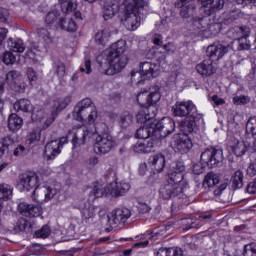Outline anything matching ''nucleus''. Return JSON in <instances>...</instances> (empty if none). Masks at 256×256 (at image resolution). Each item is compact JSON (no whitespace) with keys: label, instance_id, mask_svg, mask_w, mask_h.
<instances>
[{"label":"nucleus","instance_id":"nucleus-1","mask_svg":"<svg viewBox=\"0 0 256 256\" xmlns=\"http://www.w3.org/2000/svg\"><path fill=\"white\" fill-rule=\"evenodd\" d=\"M189 189V182L185 179V165L182 162H176L167 173V180L159 190L162 199L169 201L173 197H179Z\"/></svg>","mask_w":256,"mask_h":256},{"label":"nucleus","instance_id":"nucleus-2","mask_svg":"<svg viewBox=\"0 0 256 256\" xmlns=\"http://www.w3.org/2000/svg\"><path fill=\"white\" fill-rule=\"evenodd\" d=\"M19 179V185L24 191L34 189L32 199L37 203L53 199L59 191V188H55L53 185L39 186V176L35 172H25L19 176Z\"/></svg>","mask_w":256,"mask_h":256},{"label":"nucleus","instance_id":"nucleus-3","mask_svg":"<svg viewBox=\"0 0 256 256\" xmlns=\"http://www.w3.org/2000/svg\"><path fill=\"white\" fill-rule=\"evenodd\" d=\"M97 107L93 104V101L89 98H85L77 103L72 112V117L80 123H88L93 125L97 121Z\"/></svg>","mask_w":256,"mask_h":256},{"label":"nucleus","instance_id":"nucleus-4","mask_svg":"<svg viewBox=\"0 0 256 256\" xmlns=\"http://www.w3.org/2000/svg\"><path fill=\"white\" fill-rule=\"evenodd\" d=\"M161 93L159 88H154L149 94L147 92H141L137 96V101L143 111H147L146 115L148 119L153 122L155 117H157V107L155 105L160 101Z\"/></svg>","mask_w":256,"mask_h":256},{"label":"nucleus","instance_id":"nucleus-5","mask_svg":"<svg viewBox=\"0 0 256 256\" xmlns=\"http://www.w3.org/2000/svg\"><path fill=\"white\" fill-rule=\"evenodd\" d=\"M95 133H97L96 129L77 127L69 131L68 137H72V143L74 147H81V145H85V140L91 139Z\"/></svg>","mask_w":256,"mask_h":256},{"label":"nucleus","instance_id":"nucleus-6","mask_svg":"<svg viewBox=\"0 0 256 256\" xmlns=\"http://www.w3.org/2000/svg\"><path fill=\"white\" fill-rule=\"evenodd\" d=\"M140 69L142 73L139 72H132L131 77L132 79L135 77H140L138 80V83H141V81H145V79H153V77H157L160 73V67L159 64L145 61L142 62L140 65Z\"/></svg>","mask_w":256,"mask_h":256},{"label":"nucleus","instance_id":"nucleus-7","mask_svg":"<svg viewBox=\"0 0 256 256\" xmlns=\"http://www.w3.org/2000/svg\"><path fill=\"white\" fill-rule=\"evenodd\" d=\"M106 61L109 65L108 69H106V75H116V73H121L127 67L129 59L127 56L106 54Z\"/></svg>","mask_w":256,"mask_h":256},{"label":"nucleus","instance_id":"nucleus-8","mask_svg":"<svg viewBox=\"0 0 256 256\" xmlns=\"http://www.w3.org/2000/svg\"><path fill=\"white\" fill-rule=\"evenodd\" d=\"M200 161L202 165H207V167H217V165L223 161V150L207 148L204 152H202Z\"/></svg>","mask_w":256,"mask_h":256},{"label":"nucleus","instance_id":"nucleus-9","mask_svg":"<svg viewBox=\"0 0 256 256\" xmlns=\"http://www.w3.org/2000/svg\"><path fill=\"white\" fill-rule=\"evenodd\" d=\"M172 113L175 117H189L196 115L197 106L192 101H178L172 106Z\"/></svg>","mask_w":256,"mask_h":256},{"label":"nucleus","instance_id":"nucleus-10","mask_svg":"<svg viewBox=\"0 0 256 256\" xmlns=\"http://www.w3.org/2000/svg\"><path fill=\"white\" fill-rule=\"evenodd\" d=\"M172 142V149L176 153H189V151L193 148V142L191 141V138H189L188 134H178L174 136Z\"/></svg>","mask_w":256,"mask_h":256},{"label":"nucleus","instance_id":"nucleus-11","mask_svg":"<svg viewBox=\"0 0 256 256\" xmlns=\"http://www.w3.org/2000/svg\"><path fill=\"white\" fill-rule=\"evenodd\" d=\"M65 143H67V138H61L60 140L48 142L44 149V158L46 161H53L57 155H61V149Z\"/></svg>","mask_w":256,"mask_h":256},{"label":"nucleus","instance_id":"nucleus-12","mask_svg":"<svg viewBox=\"0 0 256 256\" xmlns=\"http://www.w3.org/2000/svg\"><path fill=\"white\" fill-rule=\"evenodd\" d=\"M231 49H233L231 44H228L227 46H224L223 44H212L208 46L206 53L208 59L215 63V61L223 59Z\"/></svg>","mask_w":256,"mask_h":256},{"label":"nucleus","instance_id":"nucleus-13","mask_svg":"<svg viewBox=\"0 0 256 256\" xmlns=\"http://www.w3.org/2000/svg\"><path fill=\"white\" fill-rule=\"evenodd\" d=\"M115 142L113 141V136L108 133L100 134L96 137L95 149L97 153H102L105 155L113 149Z\"/></svg>","mask_w":256,"mask_h":256},{"label":"nucleus","instance_id":"nucleus-14","mask_svg":"<svg viewBox=\"0 0 256 256\" xmlns=\"http://www.w3.org/2000/svg\"><path fill=\"white\" fill-rule=\"evenodd\" d=\"M141 15L142 13L135 11H127L122 19L123 25L128 29V31H137L141 25Z\"/></svg>","mask_w":256,"mask_h":256},{"label":"nucleus","instance_id":"nucleus-15","mask_svg":"<svg viewBox=\"0 0 256 256\" xmlns=\"http://www.w3.org/2000/svg\"><path fill=\"white\" fill-rule=\"evenodd\" d=\"M154 129L160 133V137H167L175 131V121L171 117H164L157 124H154Z\"/></svg>","mask_w":256,"mask_h":256},{"label":"nucleus","instance_id":"nucleus-16","mask_svg":"<svg viewBox=\"0 0 256 256\" xmlns=\"http://www.w3.org/2000/svg\"><path fill=\"white\" fill-rule=\"evenodd\" d=\"M199 121H203V114H193L190 116H187L181 123H180V129L183 131L182 134L187 135V133H193L195 131V128L197 127V123Z\"/></svg>","mask_w":256,"mask_h":256},{"label":"nucleus","instance_id":"nucleus-17","mask_svg":"<svg viewBox=\"0 0 256 256\" xmlns=\"http://www.w3.org/2000/svg\"><path fill=\"white\" fill-rule=\"evenodd\" d=\"M126 11H134L147 15L149 13V1L147 0H125Z\"/></svg>","mask_w":256,"mask_h":256},{"label":"nucleus","instance_id":"nucleus-18","mask_svg":"<svg viewBox=\"0 0 256 256\" xmlns=\"http://www.w3.org/2000/svg\"><path fill=\"white\" fill-rule=\"evenodd\" d=\"M131 217V210L128 208L116 209L112 212V216L109 218L110 225L115 227L127 223V219Z\"/></svg>","mask_w":256,"mask_h":256},{"label":"nucleus","instance_id":"nucleus-19","mask_svg":"<svg viewBox=\"0 0 256 256\" xmlns=\"http://www.w3.org/2000/svg\"><path fill=\"white\" fill-rule=\"evenodd\" d=\"M192 26L194 31H199L205 35L207 31H213V29L219 28V24H207V19L205 17H196L192 20Z\"/></svg>","mask_w":256,"mask_h":256},{"label":"nucleus","instance_id":"nucleus-20","mask_svg":"<svg viewBox=\"0 0 256 256\" xmlns=\"http://www.w3.org/2000/svg\"><path fill=\"white\" fill-rule=\"evenodd\" d=\"M204 6L202 8L204 15L207 17L214 15L216 11H221L225 6V0H202Z\"/></svg>","mask_w":256,"mask_h":256},{"label":"nucleus","instance_id":"nucleus-21","mask_svg":"<svg viewBox=\"0 0 256 256\" xmlns=\"http://www.w3.org/2000/svg\"><path fill=\"white\" fill-rule=\"evenodd\" d=\"M129 189H131V185L127 182H111L108 185V193L112 197H121V195H125Z\"/></svg>","mask_w":256,"mask_h":256},{"label":"nucleus","instance_id":"nucleus-22","mask_svg":"<svg viewBox=\"0 0 256 256\" xmlns=\"http://www.w3.org/2000/svg\"><path fill=\"white\" fill-rule=\"evenodd\" d=\"M213 60L210 58L205 59L201 63L196 65V70L202 77H211L214 73H217V68L213 65Z\"/></svg>","mask_w":256,"mask_h":256},{"label":"nucleus","instance_id":"nucleus-23","mask_svg":"<svg viewBox=\"0 0 256 256\" xmlns=\"http://www.w3.org/2000/svg\"><path fill=\"white\" fill-rule=\"evenodd\" d=\"M20 75L21 74L15 70H12L6 74V82L8 83L9 87H11V89L17 93H23V91H25V86H21L19 83H17Z\"/></svg>","mask_w":256,"mask_h":256},{"label":"nucleus","instance_id":"nucleus-24","mask_svg":"<svg viewBox=\"0 0 256 256\" xmlns=\"http://www.w3.org/2000/svg\"><path fill=\"white\" fill-rule=\"evenodd\" d=\"M119 7H121L119 0H110L105 2L103 14L105 21H109V19L115 17V14L119 13Z\"/></svg>","mask_w":256,"mask_h":256},{"label":"nucleus","instance_id":"nucleus-25","mask_svg":"<svg viewBox=\"0 0 256 256\" xmlns=\"http://www.w3.org/2000/svg\"><path fill=\"white\" fill-rule=\"evenodd\" d=\"M14 109L17 112L22 111V113H32V121L39 120L37 119V115L35 114V112H33V104L28 99H20L15 102Z\"/></svg>","mask_w":256,"mask_h":256},{"label":"nucleus","instance_id":"nucleus-26","mask_svg":"<svg viewBox=\"0 0 256 256\" xmlns=\"http://www.w3.org/2000/svg\"><path fill=\"white\" fill-rule=\"evenodd\" d=\"M229 37L236 39L237 41L249 37L251 35V29L247 26H235L228 31Z\"/></svg>","mask_w":256,"mask_h":256},{"label":"nucleus","instance_id":"nucleus-27","mask_svg":"<svg viewBox=\"0 0 256 256\" xmlns=\"http://www.w3.org/2000/svg\"><path fill=\"white\" fill-rule=\"evenodd\" d=\"M127 41L118 40L106 51V55L127 56Z\"/></svg>","mask_w":256,"mask_h":256},{"label":"nucleus","instance_id":"nucleus-28","mask_svg":"<svg viewBox=\"0 0 256 256\" xmlns=\"http://www.w3.org/2000/svg\"><path fill=\"white\" fill-rule=\"evenodd\" d=\"M149 165L157 171V173H161L163 169H165V155L163 154H156L149 158Z\"/></svg>","mask_w":256,"mask_h":256},{"label":"nucleus","instance_id":"nucleus-29","mask_svg":"<svg viewBox=\"0 0 256 256\" xmlns=\"http://www.w3.org/2000/svg\"><path fill=\"white\" fill-rule=\"evenodd\" d=\"M78 209L84 219H92L95 217V206L91 205L86 200H81L78 204Z\"/></svg>","mask_w":256,"mask_h":256},{"label":"nucleus","instance_id":"nucleus-30","mask_svg":"<svg viewBox=\"0 0 256 256\" xmlns=\"http://www.w3.org/2000/svg\"><path fill=\"white\" fill-rule=\"evenodd\" d=\"M155 124L153 125H143L141 126L137 131H136V137L138 139H150L151 135H153V133H155Z\"/></svg>","mask_w":256,"mask_h":256},{"label":"nucleus","instance_id":"nucleus-31","mask_svg":"<svg viewBox=\"0 0 256 256\" xmlns=\"http://www.w3.org/2000/svg\"><path fill=\"white\" fill-rule=\"evenodd\" d=\"M23 127V118L13 113L8 117V128L10 131L16 132Z\"/></svg>","mask_w":256,"mask_h":256},{"label":"nucleus","instance_id":"nucleus-32","mask_svg":"<svg viewBox=\"0 0 256 256\" xmlns=\"http://www.w3.org/2000/svg\"><path fill=\"white\" fill-rule=\"evenodd\" d=\"M7 47L14 53H23V51H25V44L23 43V40L9 38L7 41Z\"/></svg>","mask_w":256,"mask_h":256},{"label":"nucleus","instance_id":"nucleus-33","mask_svg":"<svg viewBox=\"0 0 256 256\" xmlns=\"http://www.w3.org/2000/svg\"><path fill=\"white\" fill-rule=\"evenodd\" d=\"M13 197V188L9 184H0V200L9 201Z\"/></svg>","mask_w":256,"mask_h":256},{"label":"nucleus","instance_id":"nucleus-34","mask_svg":"<svg viewBox=\"0 0 256 256\" xmlns=\"http://www.w3.org/2000/svg\"><path fill=\"white\" fill-rule=\"evenodd\" d=\"M231 151H233L236 157H243V154L246 153L247 147L245 146V142L236 140L231 146Z\"/></svg>","mask_w":256,"mask_h":256},{"label":"nucleus","instance_id":"nucleus-35","mask_svg":"<svg viewBox=\"0 0 256 256\" xmlns=\"http://www.w3.org/2000/svg\"><path fill=\"white\" fill-rule=\"evenodd\" d=\"M59 27L63 29V31H70L71 33L77 31V24L73 19L62 18L59 22Z\"/></svg>","mask_w":256,"mask_h":256},{"label":"nucleus","instance_id":"nucleus-36","mask_svg":"<svg viewBox=\"0 0 256 256\" xmlns=\"http://www.w3.org/2000/svg\"><path fill=\"white\" fill-rule=\"evenodd\" d=\"M243 171L237 170L234 175L231 177V183L233 189H241L243 187Z\"/></svg>","mask_w":256,"mask_h":256},{"label":"nucleus","instance_id":"nucleus-37","mask_svg":"<svg viewBox=\"0 0 256 256\" xmlns=\"http://www.w3.org/2000/svg\"><path fill=\"white\" fill-rule=\"evenodd\" d=\"M63 13H73L77 9V3L74 0H59Z\"/></svg>","mask_w":256,"mask_h":256},{"label":"nucleus","instance_id":"nucleus-38","mask_svg":"<svg viewBox=\"0 0 256 256\" xmlns=\"http://www.w3.org/2000/svg\"><path fill=\"white\" fill-rule=\"evenodd\" d=\"M149 110H143L141 109L137 115H136V120H137V123H139L140 125H155L151 119H149L147 117V112Z\"/></svg>","mask_w":256,"mask_h":256},{"label":"nucleus","instance_id":"nucleus-39","mask_svg":"<svg viewBox=\"0 0 256 256\" xmlns=\"http://www.w3.org/2000/svg\"><path fill=\"white\" fill-rule=\"evenodd\" d=\"M109 37H111V33L108 30H100L95 35V42L98 45H105L109 41Z\"/></svg>","mask_w":256,"mask_h":256},{"label":"nucleus","instance_id":"nucleus-40","mask_svg":"<svg viewBox=\"0 0 256 256\" xmlns=\"http://www.w3.org/2000/svg\"><path fill=\"white\" fill-rule=\"evenodd\" d=\"M93 195L96 198L104 197V195H109V186L105 188L103 184L95 183L93 188Z\"/></svg>","mask_w":256,"mask_h":256},{"label":"nucleus","instance_id":"nucleus-41","mask_svg":"<svg viewBox=\"0 0 256 256\" xmlns=\"http://www.w3.org/2000/svg\"><path fill=\"white\" fill-rule=\"evenodd\" d=\"M217 184H219V175L210 172L205 176L204 185H207V187H215Z\"/></svg>","mask_w":256,"mask_h":256},{"label":"nucleus","instance_id":"nucleus-42","mask_svg":"<svg viewBox=\"0 0 256 256\" xmlns=\"http://www.w3.org/2000/svg\"><path fill=\"white\" fill-rule=\"evenodd\" d=\"M37 33H38L39 39H42V41H44V43H46L47 45H49L50 43H53L51 32H49L47 28H39Z\"/></svg>","mask_w":256,"mask_h":256},{"label":"nucleus","instance_id":"nucleus-43","mask_svg":"<svg viewBox=\"0 0 256 256\" xmlns=\"http://www.w3.org/2000/svg\"><path fill=\"white\" fill-rule=\"evenodd\" d=\"M131 123H133V115H131L129 112H125L122 116H120L119 125L123 129H127Z\"/></svg>","mask_w":256,"mask_h":256},{"label":"nucleus","instance_id":"nucleus-44","mask_svg":"<svg viewBox=\"0 0 256 256\" xmlns=\"http://www.w3.org/2000/svg\"><path fill=\"white\" fill-rule=\"evenodd\" d=\"M246 134L256 135V116H251L246 123Z\"/></svg>","mask_w":256,"mask_h":256},{"label":"nucleus","instance_id":"nucleus-45","mask_svg":"<svg viewBox=\"0 0 256 256\" xmlns=\"http://www.w3.org/2000/svg\"><path fill=\"white\" fill-rule=\"evenodd\" d=\"M11 145H13V141H11L9 137L0 140V157L5 155V153H9V147H11Z\"/></svg>","mask_w":256,"mask_h":256},{"label":"nucleus","instance_id":"nucleus-46","mask_svg":"<svg viewBox=\"0 0 256 256\" xmlns=\"http://www.w3.org/2000/svg\"><path fill=\"white\" fill-rule=\"evenodd\" d=\"M69 103H71V96H67L62 100H57L54 103V108L56 109V112L63 111Z\"/></svg>","mask_w":256,"mask_h":256},{"label":"nucleus","instance_id":"nucleus-47","mask_svg":"<svg viewBox=\"0 0 256 256\" xmlns=\"http://www.w3.org/2000/svg\"><path fill=\"white\" fill-rule=\"evenodd\" d=\"M51 235V228L49 225H44L40 230L35 232V236L41 239H47Z\"/></svg>","mask_w":256,"mask_h":256},{"label":"nucleus","instance_id":"nucleus-48","mask_svg":"<svg viewBox=\"0 0 256 256\" xmlns=\"http://www.w3.org/2000/svg\"><path fill=\"white\" fill-rule=\"evenodd\" d=\"M243 255L244 256H256V243L251 242L249 244L244 245Z\"/></svg>","mask_w":256,"mask_h":256},{"label":"nucleus","instance_id":"nucleus-49","mask_svg":"<svg viewBox=\"0 0 256 256\" xmlns=\"http://www.w3.org/2000/svg\"><path fill=\"white\" fill-rule=\"evenodd\" d=\"M32 204H27V202H21L18 205V211L23 217H29V213H31Z\"/></svg>","mask_w":256,"mask_h":256},{"label":"nucleus","instance_id":"nucleus-50","mask_svg":"<svg viewBox=\"0 0 256 256\" xmlns=\"http://www.w3.org/2000/svg\"><path fill=\"white\" fill-rule=\"evenodd\" d=\"M155 143H157V140H155L153 137L142 140V145H144L145 151L147 153H151V151H153Z\"/></svg>","mask_w":256,"mask_h":256},{"label":"nucleus","instance_id":"nucleus-51","mask_svg":"<svg viewBox=\"0 0 256 256\" xmlns=\"http://www.w3.org/2000/svg\"><path fill=\"white\" fill-rule=\"evenodd\" d=\"M40 140H41V128L33 129L28 135V141H30V143H35V141H40Z\"/></svg>","mask_w":256,"mask_h":256},{"label":"nucleus","instance_id":"nucleus-52","mask_svg":"<svg viewBox=\"0 0 256 256\" xmlns=\"http://www.w3.org/2000/svg\"><path fill=\"white\" fill-rule=\"evenodd\" d=\"M57 19H59V12L57 11H51L46 15L45 18V23L46 25H48L49 27H51V25H53V23H55V21H57Z\"/></svg>","mask_w":256,"mask_h":256},{"label":"nucleus","instance_id":"nucleus-53","mask_svg":"<svg viewBox=\"0 0 256 256\" xmlns=\"http://www.w3.org/2000/svg\"><path fill=\"white\" fill-rule=\"evenodd\" d=\"M238 43V51H249L251 49V41H249L248 37L241 38Z\"/></svg>","mask_w":256,"mask_h":256},{"label":"nucleus","instance_id":"nucleus-54","mask_svg":"<svg viewBox=\"0 0 256 256\" xmlns=\"http://www.w3.org/2000/svg\"><path fill=\"white\" fill-rule=\"evenodd\" d=\"M150 55H152V57ZM147 56L151 57V59H155L156 61H159V63L165 61L166 59V56L163 53H161L160 51H155L154 48L149 51Z\"/></svg>","mask_w":256,"mask_h":256},{"label":"nucleus","instance_id":"nucleus-55","mask_svg":"<svg viewBox=\"0 0 256 256\" xmlns=\"http://www.w3.org/2000/svg\"><path fill=\"white\" fill-rule=\"evenodd\" d=\"M2 61L5 63V65H13L17 59L15 58V55L13 53L7 51L2 56Z\"/></svg>","mask_w":256,"mask_h":256},{"label":"nucleus","instance_id":"nucleus-56","mask_svg":"<svg viewBox=\"0 0 256 256\" xmlns=\"http://www.w3.org/2000/svg\"><path fill=\"white\" fill-rule=\"evenodd\" d=\"M41 213H43V208L40 205L32 204L28 217H40Z\"/></svg>","mask_w":256,"mask_h":256},{"label":"nucleus","instance_id":"nucleus-57","mask_svg":"<svg viewBox=\"0 0 256 256\" xmlns=\"http://www.w3.org/2000/svg\"><path fill=\"white\" fill-rule=\"evenodd\" d=\"M251 102V98L249 96H235L233 98V103L235 105H247V103Z\"/></svg>","mask_w":256,"mask_h":256},{"label":"nucleus","instance_id":"nucleus-58","mask_svg":"<svg viewBox=\"0 0 256 256\" xmlns=\"http://www.w3.org/2000/svg\"><path fill=\"white\" fill-rule=\"evenodd\" d=\"M26 75L30 82V85H33V83H37V79H39V76L37 75V72L33 70V68H28Z\"/></svg>","mask_w":256,"mask_h":256},{"label":"nucleus","instance_id":"nucleus-59","mask_svg":"<svg viewBox=\"0 0 256 256\" xmlns=\"http://www.w3.org/2000/svg\"><path fill=\"white\" fill-rule=\"evenodd\" d=\"M54 68L58 77H65V64L63 62L55 63Z\"/></svg>","mask_w":256,"mask_h":256},{"label":"nucleus","instance_id":"nucleus-60","mask_svg":"<svg viewBox=\"0 0 256 256\" xmlns=\"http://www.w3.org/2000/svg\"><path fill=\"white\" fill-rule=\"evenodd\" d=\"M229 183H230L229 179H224V181L221 182L220 187L214 190V195L216 197H219V195H221V193H223V191L227 189V186L229 185Z\"/></svg>","mask_w":256,"mask_h":256},{"label":"nucleus","instance_id":"nucleus-61","mask_svg":"<svg viewBox=\"0 0 256 256\" xmlns=\"http://www.w3.org/2000/svg\"><path fill=\"white\" fill-rule=\"evenodd\" d=\"M144 239H146L145 241H141L138 243H135L133 245V247H147V245H149V239H153V236L151 235V233L147 232L146 234L143 235Z\"/></svg>","mask_w":256,"mask_h":256},{"label":"nucleus","instance_id":"nucleus-62","mask_svg":"<svg viewBox=\"0 0 256 256\" xmlns=\"http://www.w3.org/2000/svg\"><path fill=\"white\" fill-rule=\"evenodd\" d=\"M81 73H86V75H89L91 73V60L89 58L85 59L84 64L80 67Z\"/></svg>","mask_w":256,"mask_h":256},{"label":"nucleus","instance_id":"nucleus-63","mask_svg":"<svg viewBox=\"0 0 256 256\" xmlns=\"http://www.w3.org/2000/svg\"><path fill=\"white\" fill-rule=\"evenodd\" d=\"M144 145L145 144H143L142 140H140L136 144H134L132 146V149H133L134 153H147L145 151Z\"/></svg>","mask_w":256,"mask_h":256},{"label":"nucleus","instance_id":"nucleus-64","mask_svg":"<svg viewBox=\"0 0 256 256\" xmlns=\"http://www.w3.org/2000/svg\"><path fill=\"white\" fill-rule=\"evenodd\" d=\"M246 173H247L248 177H255V175H256V163L255 162H252L248 165Z\"/></svg>","mask_w":256,"mask_h":256}]
</instances>
